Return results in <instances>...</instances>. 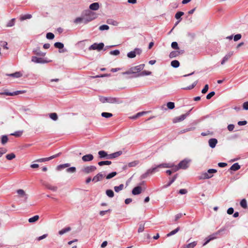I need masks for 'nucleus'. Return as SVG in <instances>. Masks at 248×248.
Segmentation results:
<instances>
[{
  "mask_svg": "<svg viewBox=\"0 0 248 248\" xmlns=\"http://www.w3.org/2000/svg\"><path fill=\"white\" fill-rule=\"evenodd\" d=\"M240 205L241 206L244 208V209H246L248 208V205H247V201L246 200V199H242L241 202H240Z\"/></svg>",
  "mask_w": 248,
  "mask_h": 248,
  "instance_id": "c9c22d12",
  "label": "nucleus"
},
{
  "mask_svg": "<svg viewBox=\"0 0 248 248\" xmlns=\"http://www.w3.org/2000/svg\"><path fill=\"white\" fill-rule=\"evenodd\" d=\"M54 46L56 48H57L59 49H62L64 47V45L62 43H61V42H56L54 44Z\"/></svg>",
  "mask_w": 248,
  "mask_h": 248,
  "instance_id": "a19ab883",
  "label": "nucleus"
},
{
  "mask_svg": "<svg viewBox=\"0 0 248 248\" xmlns=\"http://www.w3.org/2000/svg\"><path fill=\"white\" fill-rule=\"evenodd\" d=\"M152 174L150 171H149V169L146 171V172L142 174L140 176L141 179H145L147 178L149 175Z\"/></svg>",
  "mask_w": 248,
  "mask_h": 248,
  "instance_id": "c03bdc74",
  "label": "nucleus"
},
{
  "mask_svg": "<svg viewBox=\"0 0 248 248\" xmlns=\"http://www.w3.org/2000/svg\"><path fill=\"white\" fill-rule=\"evenodd\" d=\"M212 176V174H209L207 172H205L201 174V175L199 176V179L200 180L207 179L211 178Z\"/></svg>",
  "mask_w": 248,
  "mask_h": 248,
  "instance_id": "a211bd4d",
  "label": "nucleus"
},
{
  "mask_svg": "<svg viewBox=\"0 0 248 248\" xmlns=\"http://www.w3.org/2000/svg\"><path fill=\"white\" fill-rule=\"evenodd\" d=\"M141 192V187L140 186L134 187L132 191V193L134 195L140 194Z\"/></svg>",
  "mask_w": 248,
  "mask_h": 248,
  "instance_id": "412c9836",
  "label": "nucleus"
},
{
  "mask_svg": "<svg viewBox=\"0 0 248 248\" xmlns=\"http://www.w3.org/2000/svg\"><path fill=\"white\" fill-rule=\"evenodd\" d=\"M167 108L170 109H172L175 107V105L173 102H169L167 104Z\"/></svg>",
  "mask_w": 248,
  "mask_h": 248,
  "instance_id": "603ef678",
  "label": "nucleus"
},
{
  "mask_svg": "<svg viewBox=\"0 0 248 248\" xmlns=\"http://www.w3.org/2000/svg\"><path fill=\"white\" fill-rule=\"evenodd\" d=\"M170 65L174 68H178L180 65V63L177 60H173L171 62Z\"/></svg>",
  "mask_w": 248,
  "mask_h": 248,
  "instance_id": "72a5a7b5",
  "label": "nucleus"
},
{
  "mask_svg": "<svg viewBox=\"0 0 248 248\" xmlns=\"http://www.w3.org/2000/svg\"><path fill=\"white\" fill-rule=\"evenodd\" d=\"M96 17V16L93 12L89 11L84 16V23L86 24L94 19Z\"/></svg>",
  "mask_w": 248,
  "mask_h": 248,
  "instance_id": "20e7f679",
  "label": "nucleus"
},
{
  "mask_svg": "<svg viewBox=\"0 0 248 248\" xmlns=\"http://www.w3.org/2000/svg\"><path fill=\"white\" fill-rule=\"evenodd\" d=\"M146 113H147L146 111L140 112L137 113L135 115H134L132 117H131V118L132 119H136L138 117L141 116Z\"/></svg>",
  "mask_w": 248,
  "mask_h": 248,
  "instance_id": "473e14b6",
  "label": "nucleus"
},
{
  "mask_svg": "<svg viewBox=\"0 0 248 248\" xmlns=\"http://www.w3.org/2000/svg\"><path fill=\"white\" fill-rule=\"evenodd\" d=\"M61 154V153H58V154H57L56 155H52V156H51L50 157H46V158H42L38 159L35 161L37 162H45V161H48L52 159H53L54 158H56V157H57L59 156Z\"/></svg>",
  "mask_w": 248,
  "mask_h": 248,
  "instance_id": "9b49d317",
  "label": "nucleus"
},
{
  "mask_svg": "<svg viewBox=\"0 0 248 248\" xmlns=\"http://www.w3.org/2000/svg\"><path fill=\"white\" fill-rule=\"evenodd\" d=\"M76 171V168L75 167H70L66 169V172L69 173H74Z\"/></svg>",
  "mask_w": 248,
  "mask_h": 248,
  "instance_id": "4d7b16f0",
  "label": "nucleus"
},
{
  "mask_svg": "<svg viewBox=\"0 0 248 248\" xmlns=\"http://www.w3.org/2000/svg\"><path fill=\"white\" fill-rule=\"evenodd\" d=\"M31 60L32 62L36 63H45L48 62V61L45 60L43 58H38L36 56H32Z\"/></svg>",
  "mask_w": 248,
  "mask_h": 248,
  "instance_id": "f8f14e48",
  "label": "nucleus"
},
{
  "mask_svg": "<svg viewBox=\"0 0 248 248\" xmlns=\"http://www.w3.org/2000/svg\"><path fill=\"white\" fill-rule=\"evenodd\" d=\"M233 52L232 51H230L222 59V60L221 62V64L223 65L226 62H227L231 57L233 55Z\"/></svg>",
  "mask_w": 248,
  "mask_h": 248,
  "instance_id": "f3484780",
  "label": "nucleus"
},
{
  "mask_svg": "<svg viewBox=\"0 0 248 248\" xmlns=\"http://www.w3.org/2000/svg\"><path fill=\"white\" fill-rule=\"evenodd\" d=\"M152 74L151 72L150 71H143L140 73V74H138V75H136L135 77H138L140 76H148Z\"/></svg>",
  "mask_w": 248,
  "mask_h": 248,
  "instance_id": "c85d7f7f",
  "label": "nucleus"
},
{
  "mask_svg": "<svg viewBox=\"0 0 248 248\" xmlns=\"http://www.w3.org/2000/svg\"><path fill=\"white\" fill-rule=\"evenodd\" d=\"M190 111V110L188 111L186 114H182L180 116L176 117L174 118L173 119V123H176L178 122H180L181 121H183L187 117V116H188L189 115Z\"/></svg>",
  "mask_w": 248,
  "mask_h": 248,
  "instance_id": "6e6552de",
  "label": "nucleus"
},
{
  "mask_svg": "<svg viewBox=\"0 0 248 248\" xmlns=\"http://www.w3.org/2000/svg\"><path fill=\"white\" fill-rule=\"evenodd\" d=\"M39 218V217L38 215H35L32 217H31L29 219L28 221L30 223H34L37 221Z\"/></svg>",
  "mask_w": 248,
  "mask_h": 248,
  "instance_id": "f704fd0d",
  "label": "nucleus"
},
{
  "mask_svg": "<svg viewBox=\"0 0 248 248\" xmlns=\"http://www.w3.org/2000/svg\"><path fill=\"white\" fill-rule=\"evenodd\" d=\"M240 166L238 163L233 164L230 168V170L233 171H236L240 169Z\"/></svg>",
  "mask_w": 248,
  "mask_h": 248,
  "instance_id": "c756f323",
  "label": "nucleus"
},
{
  "mask_svg": "<svg viewBox=\"0 0 248 248\" xmlns=\"http://www.w3.org/2000/svg\"><path fill=\"white\" fill-rule=\"evenodd\" d=\"M111 164V162L110 161H101L98 163V164L100 166H102L103 165H109Z\"/></svg>",
  "mask_w": 248,
  "mask_h": 248,
  "instance_id": "e433bc0d",
  "label": "nucleus"
},
{
  "mask_svg": "<svg viewBox=\"0 0 248 248\" xmlns=\"http://www.w3.org/2000/svg\"><path fill=\"white\" fill-rule=\"evenodd\" d=\"M174 167V165L172 163H162L160 164L157 166H156L155 167H153L152 168L149 169V171L151 173V174H153L155 172H157L158 171L157 170L158 168H170Z\"/></svg>",
  "mask_w": 248,
  "mask_h": 248,
  "instance_id": "7ed1b4c3",
  "label": "nucleus"
},
{
  "mask_svg": "<svg viewBox=\"0 0 248 248\" xmlns=\"http://www.w3.org/2000/svg\"><path fill=\"white\" fill-rule=\"evenodd\" d=\"M8 137L6 135H3L1 137V143L2 144H5L8 141Z\"/></svg>",
  "mask_w": 248,
  "mask_h": 248,
  "instance_id": "13d9d810",
  "label": "nucleus"
},
{
  "mask_svg": "<svg viewBox=\"0 0 248 248\" xmlns=\"http://www.w3.org/2000/svg\"><path fill=\"white\" fill-rule=\"evenodd\" d=\"M71 230V228L69 227H66V228H65L61 230H60L59 232V234L61 235H63V234H64L65 233H66L69 231H70Z\"/></svg>",
  "mask_w": 248,
  "mask_h": 248,
  "instance_id": "2f4dec72",
  "label": "nucleus"
},
{
  "mask_svg": "<svg viewBox=\"0 0 248 248\" xmlns=\"http://www.w3.org/2000/svg\"><path fill=\"white\" fill-rule=\"evenodd\" d=\"M144 67V64H141L139 65L131 67L128 71L123 73V75H129L131 74H136L139 73Z\"/></svg>",
  "mask_w": 248,
  "mask_h": 248,
  "instance_id": "f03ea898",
  "label": "nucleus"
},
{
  "mask_svg": "<svg viewBox=\"0 0 248 248\" xmlns=\"http://www.w3.org/2000/svg\"><path fill=\"white\" fill-rule=\"evenodd\" d=\"M22 133L23 131H18L14 132V133H12L11 135L16 137H19L22 135Z\"/></svg>",
  "mask_w": 248,
  "mask_h": 248,
  "instance_id": "6e6d98bb",
  "label": "nucleus"
},
{
  "mask_svg": "<svg viewBox=\"0 0 248 248\" xmlns=\"http://www.w3.org/2000/svg\"><path fill=\"white\" fill-rule=\"evenodd\" d=\"M70 166L69 163H65L63 164H61L57 167V170H61L62 169H64L67 167H69Z\"/></svg>",
  "mask_w": 248,
  "mask_h": 248,
  "instance_id": "bb28decb",
  "label": "nucleus"
},
{
  "mask_svg": "<svg viewBox=\"0 0 248 248\" xmlns=\"http://www.w3.org/2000/svg\"><path fill=\"white\" fill-rule=\"evenodd\" d=\"M33 52L35 54H36L38 56H43V57L46 54L45 52H43L41 51H40L39 48H36L35 49H34L33 50Z\"/></svg>",
  "mask_w": 248,
  "mask_h": 248,
  "instance_id": "393cba45",
  "label": "nucleus"
},
{
  "mask_svg": "<svg viewBox=\"0 0 248 248\" xmlns=\"http://www.w3.org/2000/svg\"><path fill=\"white\" fill-rule=\"evenodd\" d=\"M122 151H119L114 153L109 154L108 155V159H111L118 157V156H120L122 154Z\"/></svg>",
  "mask_w": 248,
  "mask_h": 248,
  "instance_id": "dca6fc26",
  "label": "nucleus"
},
{
  "mask_svg": "<svg viewBox=\"0 0 248 248\" xmlns=\"http://www.w3.org/2000/svg\"><path fill=\"white\" fill-rule=\"evenodd\" d=\"M99 100L103 103L107 102L110 104H121L123 102L122 100L119 98L102 96H99Z\"/></svg>",
  "mask_w": 248,
  "mask_h": 248,
  "instance_id": "f257e3e1",
  "label": "nucleus"
},
{
  "mask_svg": "<svg viewBox=\"0 0 248 248\" xmlns=\"http://www.w3.org/2000/svg\"><path fill=\"white\" fill-rule=\"evenodd\" d=\"M116 174H117V172L116 171L112 172L108 174L106 176V179H110L113 178V177L115 176L116 175Z\"/></svg>",
  "mask_w": 248,
  "mask_h": 248,
  "instance_id": "49530a36",
  "label": "nucleus"
},
{
  "mask_svg": "<svg viewBox=\"0 0 248 248\" xmlns=\"http://www.w3.org/2000/svg\"><path fill=\"white\" fill-rule=\"evenodd\" d=\"M55 36L54 34L53 33L51 32H48L47 33L46 35V37L47 39L49 40H52L54 38Z\"/></svg>",
  "mask_w": 248,
  "mask_h": 248,
  "instance_id": "052dcab7",
  "label": "nucleus"
},
{
  "mask_svg": "<svg viewBox=\"0 0 248 248\" xmlns=\"http://www.w3.org/2000/svg\"><path fill=\"white\" fill-rule=\"evenodd\" d=\"M184 52L183 50H174L171 51L169 54V57L170 59L175 58L180 54H183Z\"/></svg>",
  "mask_w": 248,
  "mask_h": 248,
  "instance_id": "ddd939ff",
  "label": "nucleus"
},
{
  "mask_svg": "<svg viewBox=\"0 0 248 248\" xmlns=\"http://www.w3.org/2000/svg\"><path fill=\"white\" fill-rule=\"evenodd\" d=\"M171 46L172 48H173L174 49H179L178 45L176 42H173L171 43Z\"/></svg>",
  "mask_w": 248,
  "mask_h": 248,
  "instance_id": "e2e57ef3",
  "label": "nucleus"
},
{
  "mask_svg": "<svg viewBox=\"0 0 248 248\" xmlns=\"http://www.w3.org/2000/svg\"><path fill=\"white\" fill-rule=\"evenodd\" d=\"M45 186L46 188L53 191H56L58 189V187L56 186H52L48 184H45Z\"/></svg>",
  "mask_w": 248,
  "mask_h": 248,
  "instance_id": "b1692460",
  "label": "nucleus"
},
{
  "mask_svg": "<svg viewBox=\"0 0 248 248\" xmlns=\"http://www.w3.org/2000/svg\"><path fill=\"white\" fill-rule=\"evenodd\" d=\"M109 54L112 55H118L120 54V51L119 50L116 49L110 51Z\"/></svg>",
  "mask_w": 248,
  "mask_h": 248,
  "instance_id": "338daca9",
  "label": "nucleus"
},
{
  "mask_svg": "<svg viewBox=\"0 0 248 248\" xmlns=\"http://www.w3.org/2000/svg\"><path fill=\"white\" fill-rule=\"evenodd\" d=\"M197 242L194 241L192 243H189L188 244L184 246L183 248H194L197 245Z\"/></svg>",
  "mask_w": 248,
  "mask_h": 248,
  "instance_id": "7c9ffc66",
  "label": "nucleus"
},
{
  "mask_svg": "<svg viewBox=\"0 0 248 248\" xmlns=\"http://www.w3.org/2000/svg\"><path fill=\"white\" fill-rule=\"evenodd\" d=\"M16 157V155L14 153H11L6 155L7 159L11 160Z\"/></svg>",
  "mask_w": 248,
  "mask_h": 248,
  "instance_id": "09e8293b",
  "label": "nucleus"
},
{
  "mask_svg": "<svg viewBox=\"0 0 248 248\" xmlns=\"http://www.w3.org/2000/svg\"><path fill=\"white\" fill-rule=\"evenodd\" d=\"M177 174H175L170 181L168 184L166 185V187L170 186L176 180L177 177Z\"/></svg>",
  "mask_w": 248,
  "mask_h": 248,
  "instance_id": "79ce46f5",
  "label": "nucleus"
},
{
  "mask_svg": "<svg viewBox=\"0 0 248 248\" xmlns=\"http://www.w3.org/2000/svg\"><path fill=\"white\" fill-rule=\"evenodd\" d=\"M208 143L209 146L212 148H214L217 143V140L216 139L212 138L209 140Z\"/></svg>",
  "mask_w": 248,
  "mask_h": 248,
  "instance_id": "aec40b11",
  "label": "nucleus"
},
{
  "mask_svg": "<svg viewBox=\"0 0 248 248\" xmlns=\"http://www.w3.org/2000/svg\"><path fill=\"white\" fill-rule=\"evenodd\" d=\"M180 230V228L179 227H177L176 229H175V230L171 231L170 232H169V233H168L167 234V237H169V236H170L172 235H174L175 234V233H176L179 231Z\"/></svg>",
  "mask_w": 248,
  "mask_h": 248,
  "instance_id": "ea45409f",
  "label": "nucleus"
},
{
  "mask_svg": "<svg viewBox=\"0 0 248 248\" xmlns=\"http://www.w3.org/2000/svg\"><path fill=\"white\" fill-rule=\"evenodd\" d=\"M31 17H32L31 15L30 14L25 15L20 17V20H26L27 19H30L31 18Z\"/></svg>",
  "mask_w": 248,
  "mask_h": 248,
  "instance_id": "5fc2aeb1",
  "label": "nucleus"
},
{
  "mask_svg": "<svg viewBox=\"0 0 248 248\" xmlns=\"http://www.w3.org/2000/svg\"><path fill=\"white\" fill-rule=\"evenodd\" d=\"M17 194V197L22 198V201L24 202H26L28 199V195L25 192L21 189H18L16 191Z\"/></svg>",
  "mask_w": 248,
  "mask_h": 248,
  "instance_id": "39448f33",
  "label": "nucleus"
},
{
  "mask_svg": "<svg viewBox=\"0 0 248 248\" xmlns=\"http://www.w3.org/2000/svg\"><path fill=\"white\" fill-rule=\"evenodd\" d=\"M89 8L92 10L96 11L99 8V5L98 2H94L90 4Z\"/></svg>",
  "mask_w": 248,
  "mask_h": 248,
  "instance_id": "5701e85b",
  "label": "nucleus"
},
{
  "mask_svg": "<svg viewBox=\"0 0 248 248\" xmlns=\"http://www.w3.org/2000/svg\"><path fill=\"white\" fill-rule=\"evenodd\" d=\"M15 18H13V19H11L7 23V27H12V26H13L15 25Z\"/></svg>",
  "mask_w": 248,
  "mask_h": 248,
  "instance_id": "864d4df0",
  "label": "nucleus"
},
{
  "mask_svg": "<svg viewBox=\"0 0 248 248\" xmlns=\"http://www.w3.org/2000/svg\"><path fill=\"white\" fill-rule=\"evenodd\" d=\"M104 46V44L103 43H100L99 44L94 43L89 47V50H97L98 51H100L103 48Z\"/></svg>",
  "mask_w": 248,
  "mask_h": 248,
  "instance_id": "0eeeda50",
  "label": "nucleus"
},
{
  "mask_svg": "<svg viewBox=\"0 0 248 248\" xmlns=\"http://www.w3.org/2000/svg\"><path fill=\"white\" fill-rule=\"evenodd\" d=\"M107 195L109 198H112L114 197V194L113 190L111 189H108L106 191Z\"/></svg>",
  "mask_w": 248,
  "mask_h": 248,
  "instance_id": "58836bf2",
  "label": "nucleus"
},
{
  "mask_svg": "<svg viewBox=\"0 0 248 248\" xmlns=\"http://www.w3.org/2000/svg\"><path fill=\"white\" fill-rule=\"evenodd\" d=\"M152 174L150 171H149V169L146 171V172L142 174L140 176L141 179H145L147 178L149 175Z\"/></svg>",
  "mask_w": 248,
  "mask_h": 248,
  "instance_id": "37998d69",
  "label": "nucleus"
},
{
  "mask_svg": "<svg viewBox=\"0 0 248 248\" xmlns=\"http://www.w3.org/2000/svg\"><path fill=\"white\" fill-rule=\"evenodd\" d=\"M82 21L84 22V17L83 18L78 17L75 19L74 22L75 23L78 24Z\"/></svg>",
  "mask_w": 248,
  "mask_h": 248,
  "instance_id": "3c124183",
  "label": "nucleus"
},
{
  "mask_svg": "<svg viewBox=\"0 0 248 248\" xmlns=\"http://www.w3.org/2000/svg\"><path fill=\"white\" fill-rule=\"evenodd\" d=\"M25 93L24 91H17L16 92H8V93H7V95H9V96H14V95H18L20 93Z\"/></svg>",
  "mask_w": 248,
  "mask_h": 248,
  "instance_id": "a878e982",
  "label": "nucleus"
},
{
  "mask_svg": "<svg viewBox=\"0 0 248 248\" xmlns=\"http://www.w3.org/2000/svg\"><path fill=\"white\" fill-rule=\"evenodd\" d=\"M138 163H139V162L138 161H134L130 162L128 164V166L129 167H135L136 166H137L138 164Z\"/></svg>",
  "mask_w": 248,
  "mask_h": 248,
  "instance_id": "69168bd1",
  "label": "nucleus"
},
{
  "mask_svg": "<svg viewBox=\"0 0 248 248\" xmlns=\"http://www.w3.org/2000/svg\"><path fill=\"white\" fill-rule=\"evenodd\" d=\"M96 170V167L94 166H89L82 169L81 171L85 173L88 174Z\"/></svg>",
  "mask_w": 248,
  "mask_h": 248,
  "instance_id": "9d476101",
  "label": "nucleus"
},
{
  "mask_svg": "<svg viewBox=\"0 0 248 248\" xmlns=\"http://www.w3.org/2000/svg\"><path fill=\"white\" fill-rule=\"evenodd\" d=\"M8 76L13 78H18L22 76V74L20 72H16L14 73L9 74Z\"/></svg>",
  "mask_w": 248,
  "mask_h": 248,
  "instance_id": "cd10ccee",
  "label": "nucleus"
},
{
  "mask_svg": "<svg viewBox=\"0 0 248 248\" xmlns=\"http://www.w3.org/2000/svg\"><path fill=\"white\" fill-rule=\"evenodd\" d=\"M142 52V50L139 48H136L133 51L128 52L127 56L129 58H134L136 57V54L140 55Z\"/></svg>",
  "mask_w": 248,
  "mask_h": 248,
  "instance_id": "423d86ee",
  "label": "nucleus"
},
{
  "mask_svg": "<svg viewBox=\"0 0 248 248\" xmlns=\"http://www.w3.org/2000/svg\"><path fill=\"white\" fill-rule=\"evenodd\" d=\"M93 156L92 154H88L83 155L82 157V160L84 162H88L93 160Z\"/></svg>",
  "mask_w": 248,
  "mask_h": 248,
  "instance_id": "6ab92c4d",
  "label": "nucleus"
},
{
  "mask_svg": "<svg viewBox=\"0 0 248 248\" xmlns=\"http://www.w3.org/2000/svg\"><path fill=\"white\" fill-rule=\"evenodd\" d=\"M49 117L54 121L58 120V115L56 113H51L49 114Z\"/></svg>",
  "mask_w": 248,
  "mask_h": 248,
  "instance_id": "de8ad7c7",
  "label": "nucleus"
},
{
  "mask_svg": "<svg viewBox=\"0 0 248 248\" xmlns=\"http://www.w3.org/2000/svg\"><path fill=\"white\" fill-rule=\"evenodd\" d=\"M190 161V160L187 159H184L179 162V163L178 164V166H179V168L180 169H184L185 170L188 168L189 167V163Z\"/></svg>",
  "mask_w": 248,
  "mask_h": 248,
  "instance_id": "1a4fd4ad",
  "label": "nucleus"
},
{
  "mask_svg": "<svg viewBox=\"0 0 248 248\" xmlns=\"http://www.w3.org/2000/svg\"><path fill=\"white\" fill-rule=\"evenodd\" d=\"M225 230V228H221L217 231L215 233H214L208 236L211 240H214L217 237V235H219L220 233Z\"/></svg>",
  "mask_w": 248,
  "mask_h": 248,
  "instance_id": "4468645a",
  "label": "nucleus"
},
{
  "mask_svg": "<svg viewBox=\"0 0 248 248\" xmlns=\"http://www.w3.org/2000/svg\"><path fill=\"white\" fill-rule=\"evenodd\" d=\"M184 15V13L183 12H178L175 15V17L177 19L181 20V16Z\"/></svg>",
  "mask_w": 248,
  "mask_h": 248,
  "instance_id": "a18cd8bd",
  "label": "nucleus"
},
{
  "mask_svg": "<svg viewBox=\"0 0 248 248\" xmlns=\"http://www.w3.org/2000/svg\"><path fill=\"white\" fill-rule=\"evenodd\" d=\"M109 76H110L109 74H101L100 75H96L95 76H92V77H91V78H98L107 77H108Z\"/></svg>",
  "mask_w": 248,
  "mask_h": 248,
  "instance_id": "bf43d9fd",
  "label": "nucleus"
},
{
  "mask_svg": "<svg viewBox=\"0 0 248 248\" xmlns=\"http://www.w3.org/2000/svg\"><path fill=\"white\" fill-rule=\"evenodd\" d=\"M124 187L123 184H121L119 186H115L114 187V189L116 192H119L121 190H123Z\"/></svg>",
  "mask_w": 248,
  "mask_h": 248,
  "instance_id": "4c0bfd02",
  "label": "nucleus"
},
{
  "mask_svg": "<svg viewBox=\"0 0 248 248\" xmlns=\"http://www.w3.org/2000/svg\"><path fill=\"white\" fill-rule=\"evenodd\" d=\"M105 174H103L102 172L98 173L97 175L93 177L92 179V181L94 182L95 183L97 182L102 180L103 178L105 177Z\"/></svg>",
  "mask_w": 248,
  "mask_h": 248,
  "instance_id": "2eb2a0df",
  "label": "nucleus"
},
{
  "mask_svg": "<svg viewBox=\"0 0 248 248\" xmlns=\"http://www.w3.org/2000/svg\"><path fill=\"white\" fill-rule=\"evenodd\" d=\"M98 155L100 158L103 159H108V154H107V153L104 151H100L98 152Z\"/></svg>",
  "mask_w": 248,
  "mask_h": 248,
  "instance_id": "4be33fe9",
  "label": "nucleus"
},
{
  "mask_svg": "<svg viewBox=\"0 0 248 248\" xmlns=\"http://www.w3.org/2000/svg\"><path fill=\"white\" fill-rule=\"evenodd\" d=\"M144 224L140 223L139 225V227L138 229V232L140 233L144 231Z\"/></svg>",
  "mask_w": 248,
  "mask_h": 248,
  "instance_id": "0e129e2a",
  "label": "nucleus"
},
{
  "mask_svg": "<svg viewBox=\"0 0 248 248\" xmlns=\"http://www.w3.org/2000/svg\"><path fill=\"white\" fill-rule=\"evenodd\" d=\"M112 114L109 112H102L101 113V116L105 118H109L112 116Z\"/></svg>",
  "mask_w": 248,
  "mask_h": 248,
  "instance_id": "8fccbe9b",
  "label": "nucleus"
},
{
  "mask_svg": "<svg viewBox=\"0 0 248 248\" xmlns=\"http://www.w3.org/2000/svg\"><path fill=\"white\" fill-rule=\"evenodd\" d=\"M109 26L107 25H103L99 27V29L100 31L108 30L109 29Z\"/></svg>",
  "mask_w": 248,
  "mask_h": 248,
  "instance_id": "680f3d73",
  "label": "nucleus"
},
{
  "mask_svg": "<svg viewBox=\"0 0 248 248\" xmlns=\"http://www.w3.org/2000/svg\"><path fill=\"white\" fill-rule=\"evenodd\" d=\"M215 94V92L213 91V92H210L206 95V99H211Z\"/></svg>",
  "mask_w": 248,
  "mask_h": 248,
  "instance_id": "774afa93",
  "label": "nucleus"
}]
</instances>
